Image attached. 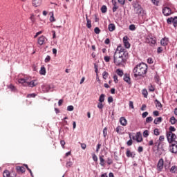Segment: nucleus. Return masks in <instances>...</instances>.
Here are the masks:
<instances>
[{
	"label": "nucleus",
	"mask_w": 177,
	"mask_h": 177,
	"mask_svg": "<svg viewBox=\"0 0 177 177\" xmlns=\"http://www.w3.org/2000/svg\"><path fill=\"white\" fill-rule=\"evenodd\" d=\"M46 41V37H45V36L44 35L39 37L37 39V44L38 45H40V46H42V45H44V44H45Z\"/></svg>",
	"instance_id": "10"
},
{
	"label": "nucleus",
	"mask_w": 177,
	"mask_h": 177,
	"mask_svg": "<svg viewBox=\"0 0 177 177\" xmlns=\"http://www.w3.org/2000/svg\"><path fill=\"white\" fill-rule=\"evenodd\" d=\"M169 42V40L167 37H164L160 40V44L162 46H167Z\"/></svg>",
	"instance_id": "16"
},
{
	"label": "nucleus",
	"mask_w": 177,
	"mask_h": 177,
	"mask_svg": "<svg viewBox=\"0 0 177 177\" xmlns=\"http://www.w3.org/2000/svg\"><path fill=\"white\" fill-rule=\"evenodd\" d=\"M129 29L130 31H135V30H136V26H135L133 24H131L129 26Z\"/></svg>",
	"instance_id": "37"
},
{
	"label": "nucleus",
	"mask_w": 177,
	"mask_h": 177,
	"mask_svg": "<svg viewBox=\"0 0 177 177\" xmlns=\"http://www.w3.org/2000/svg\"><path fill=\"white\" fill-rule=\"evenodd\" d=\"M50 21H51V23H53V21H56V20L55 19V17H53V14H52V16L50 17Z\"/></svg>",
	"instance_id": "59"
},
{
	"label": "nucleus",
	"mask_w": 177,
	"mask_h": 177,
	"mask_svg": "<svg viewBox=\"0 0 177 177\" xmlns=\"http://www.w3.org/2000/svg\"><path fill=\"white\" fill-rule=\"evenodd\" d=\"M104 156H100V165H101V167H104Z\"/></svg>",
	"instance_id": "25"
},
{
	"label": "nucleus",
	"mask_w": 177,
	"mask_h": 177,
	"mask_svg": "<svg viewBox=\"0 0 177 177\" xmlns=\"http://www.w3.org/2000/svg\"><path fill=\"white\" fill-rule=\"evenodd\" d=\"M162 168H164V159L161 158L158 160L157 169L159 172H161V171H162Z\"/></svg>",
	"instance_id": "7"
},
{
	"label": "nucleus",
	"mask_w": 177,
	"mask_h": 177,
	"mask_svg": "<svg viewBox=\"0 0 177 177\" xmlns=\"http://www.w3.org/2000/svg\"><path fill=\"white\" fill-rule=\"evenodd\" d=\"M136 140L138 142H142L143 140V138H142V134L140 132H138L136 135Z\"/></svg>",
	"instance_id": "17"
},
{
	"label": "nucleus",
	"mask_w": 177,
	"mask_h": 177,
	"mask_svg": "<svg viewBox=\"0 0 177 177\" xmlns=\"http://www.w3.org/2000/svg\"><path fill=\"white\" fill-rule=\"evenodd\" d=\"M10 177H16V173L15 171L10 172Z\"/></svg>",
	"instance_id": "63"
},
{
	"label": "nucleus",
	"mask_w": 177,
	"mask_h": 177,
	"mask_svg": "<svg viewBox=\"0 0 177 177\" xmlns=\"http://www.w3.org/2000/svg\"><path fill=\"white\" fill-rule=\"evenodd\" d=\"M177 171V167L176 166H172L170 168V172H171V174H175V172H176Z\"/></svg>",
	"instance_id": "31"
},
{
	"label": "nucleus",
	"mask_w": 177,
	"mask_h": 177,
	"mask_svg": "<svg viewBox=\"0 0 177 177\" xmlns=\"http://www.w3.org/2000/svg\"><path fill=\"white\" fill-rule=\"evenodd\" d=\"M16 171L18 174H24V172H26V168L23 166H17Z\"/></svg>",
	"instance_id": "14"
},
{
	"label": "nucleus",
	"mask_w": 177,
	"mask_h": 177,
	"mask_svg": "<svg viewBox=\"0 0 177 177\" xmlns=\"http://www.w3.org/2000/svg\"><path fill=\"white\" fill-rule=\"evenodd\" d=\"M155 102L156 107H158L159 109H161V107H162V104H161V102H160V101L156 100Z\"/></svg>",
	"instance_id": "32"
},
{
	"label": "nucleus",
	"mask_w": 177,
	"mask_h": 177,
	"mask_svg": "<svg viewBox=\"0 0 177 177\" xmlns=\"http://www.w3.org/2000/svg\"><path fill=\"white\" fill-rule=\"evenodd\" d=\"M126 156L128 158L131 157V158H135L136 154H135L134 152H131V150H129V149H127L126 151Z\"/></svg>",
	"instance_id": "13"
},
{
	"label": "nucleus",
	"mask_w": 177,
	"mask_h": 177,
	"mask_svg": "<svg viewBox=\"0 0 177 177\" xmlns=\"http://www.w3.org/2000/svg\"><path fill=\"white\" fill-rule=\"evenodd\" d=\"M165 139V137L164 136H160L159 137V141L160 142H164V140Z\"/></svg>",
	"instance_id": "61"
},
{
	"label": "nucleus",
	"mask_w": 177,
	"mask_h": 177,
	"mask_svg": "<svg viewBox=\"0 0 177 177\" xmlns=\"http://www.w3.org/2000/svg\"><path fill=\"white\" fill-rule=\"evenodd\" d=\"M108 28L109 31L113 32L114 30H115V25L114 24H110Z\"/></svg>",
	"instance_id": "22"
},
{
	"label": "nucleus",
	"mask_w": 177,
	"mask_h": 177,
	"mask_svg": "<svg viewBox=\"0 0 177 177\" xmlns=\"http://www.w3.org/2000/svg\"><path fill=\"white\" fill-rule=\"evenodd\" d=\"M120 122L122 127H127L128 125V120H127L125 117H121L120 118Z\"/></svg>",
	"instance_id": "12"
},
{
	"label": "nucleus",
	"mask_w": 177,
	"mask_h": 177,
	"mask_svg": "<svg viewBox=\"0 0 177 177\" xmlns=\"http://www.w3.org/2000/svg\"><path fill=\"white\" fill-rule=\"evenodd\" d=\"M143 136H144V138H147V136H149V131H148V130H145L143 132Z\"/></svg>",
	"instance_id": "48"
},
{
	"label": "nucleus",
	"mask_w": 177,
	"mask_h": 177,
	"mask_svg": "<svg viewBox=\"0 0 177 177\" xmlns=\"http://www.w3.org/2000/svg\"><path fill=\"white\" fill-rule=\"evenodd\" d=\"M10 172L8 170H5L3 173V177H10Z\"/></svg>",
	"instance_id": "29"
},
{
	"label": "nucleus",
	"mask_w": 177,
	"mask_h": 177,
	"mask_svg": "<svg viewBox=\"0 0 177 177\" xmlns=\"http://www.w3.org/2000/svg\"><path fill=\"white\" fill-rule=\"evenodd\" d=\"M162 121V118L161 117L156 118L153 121V124H155L156 125H158V124H160V122H161Z\"/></svg>",
	"instance_id": "23"
},
{
	"label": "nucleus",
	"mask_w": 177,
	"mask_h": 177,
	"mask_svg": "<svg viewBox=\"0 0 177 177\" xmlns=\"http://www.w3.org/2000/svg\"><path fill=\"white\" fill-rule=\"evenodd\" d=\"M175 131H176V129H175L174 126H170L169 127V131H167V133H173Z\"/></svg>",
	"instance_id": "27"
},
{
	"label": "nucleus",
	"mask_w": 177,
	"mask_h": 177,
	"mask_svg": "<svg viewBox=\"0 0 177 177\" xmlns=\"http://www.w3.org/2000/svg\"><path fill=\"white\" fill-rule=\"evenodd\" d=\"M32 3L33 6L37 8L38 6H41V4L42 3V0H32Z\"/></svg>",
	"instance_id": "15"
},
{
	"label": "nucleus",
	"mask_w": 177,
	"mask_h": 177,
	"mask_svg": "<svg viewBox=\"0 0 177 177\" xmlns=\"http://www.w3.org/2000/svg\"><path fill=\"white\" fill-rule=\"evenodd\" d=\"M153 114L155 117H158V115H160V113L158 112V111H153Z\"/></svg>",
	"instance_id": "56"
},
{
	"label": "nucleus",
	"mask_w": 177,
	"mask_h": 177,
	"mask_svg": "<svg viewBox=\"0 0 177 177\" xmlns=\"http://www.w3.org/2000/svg\"><path fill=\"white\" fill-rule=\"evenodd\" d=\"M169 122L171 124V125H175V124L177 122V120L174 116H172L170 118Z\"/></svg>",
	"instance_id": "21"
},
{
	"label": "nucleus",
	"mask_w": 177,
	"mask_h": 177,
	"mask_svg": "<svg viewBox=\"0 0 177 177\" xmlns=\"http://www.w3.org/2000/svg\"><path fill=\"white\" fill-rule=\"evenodd\" d=\"M149 115V112L146 111L142 113V118H146Z\"/></svg>",
	"instance_id": "54"
},
{
	"label": "nucleus",
	"mask_w": 177,
	"mask_h": 177,
	"mask_svg": "<svg viewBox=\"0 0 177 177\" xmlns=\"http://www.w3.org/2000/svg\"><path fill=\"white\" fill-rule=\"evenodd\" d=\"M162 13L164 16H169V15L172 14V10H171V8L169 7H164L162 9Z\"/></svg>",
	"instance_id": "8"
},
{
	"label": "nucleus",
	"mask_w": 177,
	"mask_h": 177,
	"mask_svg": "<svg viewBox=\"0 0 177 177\" xmlns=\"http://www.w3.org/2000/svg\"><path fill=\"white\" fill-rule=\"evenodd\" d=\"M158 53H161L162 52V48L158 47L157 49Z\"/></svg>",
	"instance_id": "64"
},
{
	"label": "nucleus",
	"mask_w": 177,
	"mask_h": 177,
	"mask_svg": "<svg viewBox=\"0 0 177 177\" xmlns=\"http://www.w3.org/2000/svg\"><path fill=\"white\" fill-rule=\"evenodd\" d=\"M94 32H95V34H100V29L99 28V27L95 28Z\"/></svg>",
	"instance_id": "42"
},
{
	"label": "nucleus",
	"mask_w": 177,
	"mask_h": 177,
	"mask_svg": "<svg viewBox=\"0 0 177 177\" xmlns=\"http://www.w3.org/2000/svg\"><path fill=\"white\" fill-rule=\"evenodd\" d=\"M108 102H109V103H113V102H114V100L113 99V97H108Z\"/></svg>",
	"instance_id": "60"
},
{
	"label": "nucleus",
	"mask_w": 177,
	"mask_h": 177,
	"mask_svg": "<svg viewBox=\"0 0 177 177\" xmlns=\"http://www.w3.org/2000/svg\"><path fill=\"white\" fill-rule=\"evenodd\" d=\"M153 133L156 135V136H158L160 135V130L158 129H155L153 130Z\"/></svg>",
	"instance_id": "38"
},
{
	"label": "nucleus",
	"mask_w": 177,
	"mask_h": 177,
	"mask_svg": "<svg viewBox=\"0 0 177 177\" xmlns=\"http://www.w3.org/2000/svg\"><path fill=\"white\" fill-rule=\"evenodd\" d=\"M97 108L102 110V109H103V102H99L97 104Z\"/></svg>",
	"instance_id": "50"
},
{
	"label": "nucleus",
	"mask_w": 177,
	"mask_h": 177,
	"mask_svg": "<svg viewBox=\"0 0 177 177\" xmlns=\"http://www.w3.org/2000/svg\"><path fill=\"white\" fill-rule=\"evenodd\" d=\"M101 12L102 13H106V12H107V6H102L101 8Z\"/></svg>",
	"instance_id": "34"
},
{
	"label": "nucleus",
	"mask_w": 177,
	"mask_h": 177,
	"mask_svg": "<svg viewBox=\"0 0 177 177\" xmlns=\"http://www.w3.org/2000/svg\"><path fill=\"white\" fill-rule=\"evenodd\" d=\"M129 57L128 51L122 46H118L113 55V63L115 66H124Z\"/></svg>",
	"instance_id": "1"
},
{
	"label": "nucleus",
	"mask_w": 177,
	"mask_h": 177,
	"mask_svg": "<svg viewBox=\"0 0 177 177\" xmlns=\"http://www.w3.org/2000/svg\"><path fill=\"white\" fill-rule=\"evenodd\" d=\"M123 44L124 45V48H127V49H129V48H131V44H129V38L128 36H124L123 37Z\"/></svg>",
	"instance_id": "6"
},
{
	"label": "nucleus",
	"mask_w": 177,
	"mask_h": 177,
	"mask_svg": "<svg viewBox=\"0 0 177 177\" xmlns=\"http://www.w3.org/2000/svg\"><path fill=\"white\" fill-rule=\"evenodd\" d=\"M66 167H67V168H68V167H73V162H71V161H67L66 162Z\"/></svg>",
	"instance_id": "44"
},
{
	"label": "nucleus",
	"mask_w": 177,
	"mask_h": 177,
	"mask_svg": "<svg viewBox=\"0 0 177 177\" xmlns=\"http://www.w3.org/2000/svg\"><path fill=\"white\" fill-rule=\"evenodd\" d=\"M129 106L130 109H135V106H133V102L129 101Z\"/></svg>",
	"instance_id": "53"
},
{
	"label": "nucleus",
	"mask_w": 177,
	"mask_h": 177,
	"mask_svg": "<svg viewBox=\"0 0 177 177\" xmlns=\"http://www.w3.org/2000/svg\"><path fill=\"white\" fill-rule=\"evenodd\" d=\"M107 164H108V165H111V164H113V160H111V158H108Z\"/></svg>",
	"instance_id": "55"
},
{
	"label": "nucleus",
	"mask_w": 177,
	"mask_h": 177,
	"mask_svg": "<svg viewBox=\"0 0 177 177\" xmlns=\"http://www.w3.org/2000/svg\"><path fill=\"white\" fill-rule=\"evenodd\" d=\"M115 131H116L117 133H121V132H122V131H124V127H122L121 126H118L117 128L115 129Z\"/></svg>",
	"instance_id": "26"
},
{
	"label": "nucleus",
	"mask_w": 177,
	"mask_h": 177,
	"mask_svg": "<svg viewBox=\"0 0 177 177\" xmlns=\"http://www.w3.org/2000/svg\"><path fill=\"white\" fill-rule=\"evenodd\" d=\"M142 93L144 96V97H147V95H149V93L147 92V89L146 88H144L142 91Z\"/></svg>",
	"instance_id": "30"
},
{
	"label": "nucleus",
	"mask_w": 177,
	"mask_h": 177,
	"mask_svg": "<svg viewBox=\"0 0 177 177\" xmlns=\"http://www.w3.org/2000/svg\"><path fill=\"white\" fill-rule=\"evenodd\" d=\"M37 83H35V80H32L31 82H28L26 83V86H30V88H34V86H36Z\"/></svg>",
	"instance_id": "20"
},
{
	"label": "nucleus",
	"mask_w": 177,
	"mask_h": 177,
	"mask_svg": "<svg viewBox=\"0 0 177 177\" xmlns=\"http://www.w3.org/2000/svg\"><path fill=\"white\" fill-rule=\"evenodd\" d=\"M147 63H149V64H153V63H154V61L153 60V58H148L147 59Z\"/></svg>",
	"instance_id": "49"
},
{
	"label": "nucleus",
	"mask_w": 177,
	"mask_h": 177,
	"mask_svg": "<svg viewBox=\"0 0 177 177\" xmlns=\"http://www.w3.org/2000/svg\"><path fill=\"white\" fill-rule=\"evenodd\" d=\"M134 10L136 12V13L137 15H143V14L145 13V10H143V8H142V6H138L137 7H136L134 8Z\"/></svg>",
	"instance_id": "9"
},
{
	"label": "nucleus",
	"mask_w": 177,
	"mask_h": 177,
	"mask_svg": "<svg viewBox=\"0 0 177 177\" xmlns=\"http://www.w3.org/2000/svg\"><path fill=\"white\" fill-rule=\"evenodd\" d=\"M28 82V78L24 77V78H20L18 80L19 84H21L24 86H27V83Z\"/></svg>",
	"instance_id": "11"
},
{
	"label": "nucleus",
	"mask_w": 177,
	"mask_h": 177,
	"mask_svg": "<svg viewBox=\"0 0 177 177\" xmlns=\"http://www.w3.org/2000/svg\"><path fill=\"white\" fill-rule=\"evenodd\" d=\"M149 43L151 44V45H156V39L153 38H150Z\"/></svg>",
	"instance_id": "40"
},
{
	"label": "nucleus",
	"mask_w": 177,
	"mask_h": 177,
	"mask_svg": "<svg viewBox=\"0 0 177 177\" xmlns=\"http://www.w3.org/2000/svg\"><path fill=\"white\" fill-rule=\"evenodd\" d=\"M39 74H41V75H45V74H46V68H45L44 66L41 67Z\"/></svg>",
	"instance_id": "24"
},
{
	"label": "nucleus",
	"mask_w": 177,
	"mask_h": 177,
	"mask_svg": "<svg viewBox=\"0 0 177 177\" xmlns=\"http://www.w3.org/2000/svg\"><path fill=\"white\" fill-rule=\"evenodd\" d=\"M113 80H114L115 84H118V77L117 76V75H113Z\"/></svg>",
	"instance_id": "46"
},
{
	"label": "nucleus",
	"mask_w": 177,
	"mask_h": 177,
	"mask_svg": "<svg viewBox=\"0 0 177 177\" xmlns=\"http://www.w3.org/2000/svg\"><path fill=\"white\" fill-rule=\"evenodd\" d=\"M152 121H153V118L151 116H149L146 118L147 124H149V122H151Z\"/></svg>",
	"instance_id": "39"
},
{
	"label": "nucleus",
	"mask_w": 177,
	"mask_h": 177,
	"mask_svg": "<svg viewBox=\"0 0 177 177\" xmlns=\"http://www.w3.org/2000/svg\"><path fill=\"white\" fill-rule=\"evenodd\" d=\"M36 95L35 93L28 94L27 95V97H35Z\"/></svg>",
	"instance_id": "62"
},
{
	"label": "nucleus",
	"mask_w": 177,
	"mask_h": 177,
	"mask_svg": "<svg viewBox=\"0 0 177 177\" xmlns=\"http://www.w3.org/2000/svg\"><path fill=\"white\" fill-rule=\"evenodd\" d=\"M133 77L135 78L138 77H142L147 73V64L145 63H140L138 64L133 70Z\"/></svg>",
	"instance_id": "2"
},
{
	"label": "nucleus",
	"mask_w": 177,
	"mask_h": 177,
	"mask_svg": "<svg viewBox=\"0 0 177 177\" xmlns=\"http://www.w3.org/2000/svg\"><path fill=\"white\" fill-rule=\"evenodd\" d=\"M86 27L87 28H92V21L88 18V15H86Z\"/></svg>",
	"instance_id": "19"
},
{
	"label": "nucleus",
	"mask_w": 177,
	"mask_h": 177,
	"mask_svg": "<svg viewBox=\"0 0 177 177\" xmlns=\"http://www.w3.org/2000/svg\"><path fill=\"white\" fill-rule=\"evenodd\" d=\"M124 81L125 82H127V84H129V85H131V77H129V75L128 74H125L124 75V78H123Z\"/></svg>",
	"instance_id": "18"
},
{
	"label": "nucleus",
	"mask_w": 177,
	"mask_h": 177,
	"mask_svg": "<svg viewBox=\"0 0 177 177\" xmlns=\"http://www.w3.org/2000/svg\"><path fill=\"white\" fill-rule=\"evenodd\" d=\"M166 136L169 143L175 142V139H176V135L174 133H166Z\"/></svg>",
	"instance_id": "3"
},
{
	"label": "nucleus",
	"mask_w": 177,
	"mask_h": 177,
	"mask_svg": "<svg viewBox=\"0 0 177 177\" xmlns=\"http://www.w3.org/2000/svg\"><path fill=\"white\" fill-rule=\"evenodd\" d=\"M104 60L106 62V63H109V62H110V57L109 56H105L104 57Z\"/></svg>",
	"instance_id": "52"
},
{
	"label": "nucleus",
	"mask_w": 177,
	"mask_h": 177,
	"mask_svg": "<svg viewBox=\"0 0 177 177\" xmlns=\"http://www.w3.org/2000/svg\"><path fill=\"white\" fill-rule=\"evenodd\" d=\"M148 89L149 91V92H154V91H156V88H154V86L151 84H150L149 86H148Z\"/></svg>",
	"instance_id": "33"
},
{
	"label": "nucleus",
	"mask_w": 177,
	"mask_h": 177,
	"mask_svg": "<svg viewBox=\"0 0 177 177\" xmlns=\"http://www.w3.org/2000/svg\"><path fill=\"white\" fill-rule=\"evenodd\" d=\"M93 161L97 162V156H96V154H93Z\"/></svg>",
	"instance_id": "58"
},
{
	"label": "nucleus",
	"mask_w": 177,
	"mask_h": 177,
	"mask_svg": "<svg viewBox=\"0 0 177 177\" xmlns=\"http://www.w3.org/2000/svg\"><path fill=\"white\" fill-rule=\"evenodd\" d=\"M44 62H45V63H49L50 62V56L47 55Z\"/></svg>",
	"instance_id": "45"
},
{
	"label": "nucleus",
	"mask_w": 177,
	"mask_h": 177,
	"mask_svg": "<svg viewBox=\"0 0 177 177\" xmlns=\"http://www.w3.org/2000/svg\"><path fill=\"white\" fill-rule=\"evenodd\" d=\"M103 136H104V138H106V136H107V128L106 127H105L103 129Z\"/></svg>",
	"instance_id": "43"
},
{
	"label": "nucleus",
	"mask_w": 177,
	"mask_h": 177,
	"mask_svg": "<svg viewBox=\"0 0 177 177\" xmlns=\"http://www.w3.org/2000/svg\"><path fill=\"white\" fill-rule=\"evenodd\" d=\"M104 94H101L99 98V102L103 103L104 102Z\"/></svg>",
	"instance_id": "35"
},
{
	"label": "nucleus",
	"mask_w": 177,
	"mask_h": 177,
	"mask_svg": "<svg viewBox=\"0 0 177 177\" xmlns=\"http://www.w3.org/2000/svg\"><path fill=\"white\" fill-rule=\"evenodd\" d=\"M8 88H10L11 91H16V87H15L12 84H10Z\"/></svg>",
	"instance_id": "57"
},
{
	"label": "nucleus",
	"mask_w": 177,
	"mask_h": 177,
	"mask_svg": "<svg viewBox=\"0 0 177 177\" xmlns=\"http://www.w3.org/2000/svg\"><path fill=\"white\" fill-rule=\"evenodd\" d=\"M115 73L119 75V77H122V75H124V71L121 69H117Z\"/></svg>",
	"instance_id": "28"
},
{
	"label": "nucleus",
	"mask_w": 177,
	"mask_h": 177,
	"mask_svg": "<svg viewBox=\"0 0 177 177\" xmlns=\"http://www.w3.org/2000/svg\"><path fill=\"white\" fill-rule=\"evenodd\" d=\"M67 110L68 111H73V110H74V106L73 105L68 106Z\"/></svg>",
	"instance_id": "47"
},
{
	"label": "nucleus",
	"mask_w": 177,
	"mask_h": 177,
	"mask_svg": "<svg viewBox=\"0 0 177 177\" xmlns=\"http://www.w3.org/2000/svg\"><path fill=\"white\" fill-rule=\"evenodd\" d=\"M30 20H31L32 23H34L35 21V17L34 16V14L30 15Z\"/></svg>",
	"instance_id": "41"
},
{
	"label": "nucleus",
	"mask_w": 177,
	"mask_h": 177,
	"mask_svg": "<svg viewBox=\"0 0 177 177\" xmlns=\"http://www.w3.org/2000/svg\"><path fill=\"white\" fill-rule=\"evenodd\" d=\"M169 150L171 153H174L176 154L177 153V142L174 141V142H171V145L169 146Z\"/></svg>",
	"instance_id": "4"
},
{
	"label": "nucleus",
	"mask_w": 177,
	"mask_h": 177,
	"mask_svg": "<svg viewBox=\"0 0 177 177\" xmlns=\"http://www.w3.org/2000/svg\"><path fill=\"white\" fill-rule=\"evenodd\" d=\"M102 76L104 80H107V78H109V73L106 71L103 72Z\"/></svg>",
	"instance_id": "36"
},
{
	"label": "nucleus",
	"mask_w": 177,
	"mask_h": 177,
	"mask_svg": "<svg viewBox=\"0 0 177 177\" xmlns=\"http://www.w3.org/2000/svg\"><path fill=\"white\" fill-rule=\"evenodd\" d=\"M167 21L168 24H173L174 27H177V17L168 18Z\"/></svg>",
	"instance_id": "5"
},
{
	"label": "nucleus",
	"mask_w": 177,
	"mask_h": 177,
	"mask_svg": "<svg viewBox=\"0 0 177 177\" xmlns=\"http://www.w3.org/2000/svg\"><path fill=\"white\" fill-rule=\"evenodd\" d=\"M100 147H102V144H97V148H96V153H99V150H100Z\"/></svg>",
	"instance_id": "51"
}]
</instances>
